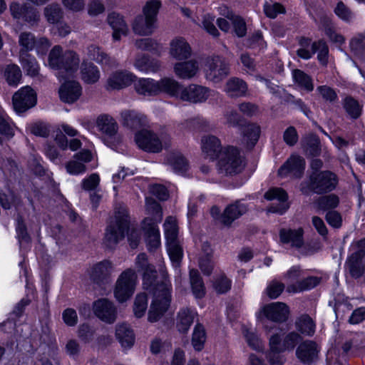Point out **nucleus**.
I'll list each match as a JSON object with an SVG mask.
<instances>
[{"instance_id":"1","label":"nucleus","mask_w":365,"mask_h":365,"mask_svg":"<svg viewBox=\"0 0 365 365\" xmlns=\"http://www.w3.org/2000/svg\"><path fill=\"white\" fill-rule=\"evenodd\" d=\"M138 272H143V286L144 289L153 293V299L148 313V320L156 322L168 312L171 302V284L167 279V273L160 269L162 281L157 280L156 271L148 263L145 254H139L135 259Z\"/></svg>"},{"instance_id":"2","label":"nucleus","mask_w":365,"mask_h":365,"mask_svg":"<svg viewBox=\"0 0 365 365\" xmlns=\"http://www.w3.org/2000/svg\"><path fill=\"white\" fill-rule=\"evenodd\" d=\"M146 210L149 214L153 215V217H146L142 224L147 247L149 251L157 250L161 245L160 234L158 227L163 217V212L160 205L153 198L146 197Z\"/></svg>"},{"instance_id":"3","label":"nucleus","mask_w":365,"mask_h":365,"mask_svg":"<svg viewBox=\"0 0 365 365\" xmlns=\"http://www.w3.org/2000/svg\"><path fill=\"white\" fill-rule=\"evenodd\" d=\"M128 228V211L125 207H120L115 212L114 218L112 219L107 226L103 244L108 248H113L124 238L125 232Z\"/></svg>"},{"instance_id":"4","label":"nucleus","mask_w":365,"mask_h":365,"mask_svg":"<svg viewBox=\"0 0 365 365\" xmlns=\"http://www.w3.org/2000/svg\"><path fill=\"white\" fill-rule=\"evenodd\" d=\"M74 70H58L56 73L61 85L58 90L60 99L67 103L76 101L82 94V88L75 80Z\"/></svg>"},{"instance_id":"5","label":"nucleus","mask_w":365,"mask_h":365,"mask_svg":"<svg viewBox=\"0 0 365 365\" xmlns=\"http://www.w3.org/2000/svg\"><path fill=\"white\" fill-rule=\"evenodd\" d=\"M245 166L240 150L233 146L225 148L220 156L217 167L220 173L232 175L241 173Z\"/></svg>"},{"instance_id":"6","label":"nucleus","mask_w":365,"mask_h":365,"mask_svg":"<svg viewBox=\"0 0 365 365\" xmlns=\"http://www.w3.org/2000/svg\"><path fill=\"white\" fill-rule=\"evenodd\" d=\"M135 141L139 148L149 153H159L163 148H168L171 145V138L169 135H162L159 138L155 133L148 130H142L137 133Z\"/></svg>"},{"instance_id":"7","label":"nucleus","mask_w":365,"mask_h":365,"mask_svg":"<svg viewBox=\"0 0 365 365\" xmlns=\"http://www.w3.org/2000/svg\"><path fill=\"white\" fill-rule=\"evenodd\" d=\"M192 50L190 44L182 37H175L170 43V54L174 58L183 61L182 68H197L202 66L200 57L191 56Z\"/></svg>"},{"instance_id":"8","label":"nucleus","mask_w":365,"mask_h":365,"mask_svg":"<svg viewBox=\"0 0 365 365\" xmlns=\"http://www.w3.org/2000/svg\"><path fill=\"white\" fill-rule=\"evenodd\" d=\"M137 279L136 272L132 269H127L119 275L113 291L114 297L118 302H124L133 296Z\"/></svg>"},{"instance_id":"9","label":"nucleus","mask_w":365,"mask_h":365,"mask_svg":"<svg viewBox=\"0 0 365 365\" xmlns=\"http://www.w3.org/2000/svg\"><path fill=\"white\" fill-rule=\"evenodd\" d=\"M337 184V178L334 173L330 171L314 173L310 176V187H307L301 185L300 190L304 194H308L310 190L317 193L327 192L335 188Z\"/></svg>"},{"instance_id":"10","label":"nucleus","mask_w":365,"mask_h":365,"mask_svg":"<svg viewBox=\"0 0 365 365\" xmlns=\"http://www.w3.org/2000/svg\"><path fill=\"white\" fill-rule=\"evenodd\" d=\"M19 61L24 68H34L37 66L36 58L29 53L36 46L35 36L31 32H21L19 36Z\"/></svg>"},{"instance_id":"11","label":"nucleus","mask_w":365,"mask_h":365,"mask_svg":"<svg viewBox=\"0 0 365 365\" xmlns=\"http://www.w3.org/2000/svg\"><path fill=\"white\" fill-rule=\"evenodd\" d=\"M283 331L276 329L274 333L269 337V347L274 351L293 350L296 344L301 340L299 334L294 331L287 334L283 337Z\"/></svg>"},{"instance_id":"12","label":"nucleus","mask_w":365,"mask_h":365,"mask_svg":"<svg viewBox=\"0 0 365 365\" xmlns=\"http://www.w3.org/2000/svg\"><path fill=\"white\" fill-rule=\"evenodd\" d=\"M304 169V159L298 155H292L279 168L278 175L282 178H299L303 175Z\"/></svg>"},{"instance_id":"13","label":"nucleus","mask_w":365,"mask_h":365,"mask_svg":"<svg viewBox=\"0 0 365 365\" xmlns=\"http://www.w3.org/2000/svg\"><path fill=\"white\" fill-rule=\"evenodd\" d=\"M15 110L22 113L36 103V93L30 86H25L16 91L12 98Z\"/></svg>"},{"instance_id":"14","label":"nucleus","mask_w":365,"mask_h":365,"mask_svg":"<svg viewBox=\"0 0 365 365\" xmlns=\"http://www.w3.org/2000/svg\"><path fill=\"white\" fill-rule=\"evenodd\" d=\"M49 63L53 67H71L77 66L79 58L73 51H67L62 53V48L55 46L51 51L48 56Z\"/></svg>"},{"instance_id":"15","label":"nucleus","mask_w":365,"mask_h":365,"mask_svg":"<svg viewBox=\"0 0 365 365\" xmlns=\"http://www.w3.org/2000/svg\"><path fill=\"white\" fill-rule=\"evenodd\" d=\"M135 78L128 70H115L109 74L106 88L108 91L123 89L131 85Z\"/></svg>"},{"instance_id":"16","label":"nucleus","mask_w":365,"mask_h":365,"mask_svg":"<svg viewBox=\"0 0 365 365\" xmlns=\"http://www.w3.org/2000/svg\"><path fill=\"white\" fill-rule=\"evenodd\" d=\"M93 309L95 315L103 322L112 324L116 319V307L108 299H101L96 301L93 303Z\"/></svg>"},{"instance_id":"17","label":"nucleus","mask_w":365,"mask_h":365,"mask_svg":"<svg viewBox=\"0 0 365 365\" xmlns=\"http://www.w3.org/2000/svg\"><path fill=\"white\" fill-rule=\"evenodd\" d=\"M212 93L209 88L197 85H190L181 91L180 99L192 103L205 101Z\"/></svg>"},{"instance_id":"18","label":"nucleus","mask_w":365,"mask_h":365,"mask_svg":"<svg viewBox=\"0 0 365 365\" xmlns=\"http://www.w3.org/2000/svg\"><path fill=\"white\" fill-rule=\"evenodd\" d=\"M319 346L313 341L307 340L299 345L296 351L297 358L304 364H311L318 359Z\"/></svg>"},{"instance_id":"19","label":"nucleus","mask_w":365,"mask_h":365,"mask_svg":"<svg viewBox=\"0 0 365 365\" xmlns=\"http://www.w3.org/2000/svg\"><path fill=\"white\" fill-rule=\"evenodd\" d=\"M264 197L268 200H277L279 205L275 206L272 205L268 211L270 212H276L283 214L288 209L289 205L287 203L288 198L287 192L280 187H273L269 189L265 194Z\"/></svg>"},{"instance_id":"20","label":"nucleus","mask_w":365,"mask_h":365,"mask_svg":"<svg viewBox=\"0 0 365 365\" xmlns=\"http://www.w3.org/2000/svg\"><path fill=\"white\" fill-rule=\"evenodd\" d=\"M264 317L272 322H281L287 319L289 309L282 302H273L265 305L261 310Z\"/></svg>"},{"instance_id":"21","label":"nucleus","mask_w":365,"mask_h":365,"mask_svg":"<svg viewBox=\"0 0 365 365\" xmlns=\"http://www.w3.org/2000/svg\"><path fill=\"white\" fill-rule=\"evenodd\" d=\"M201 149L205 158L214 160L222 153L221 142L215 135H205L201 139Z\"/></svg>"},{"instance_id":"22","label":"nucleus","mask_w":365,"mask_h":365,"mask_svg":"<svg viewBox=\"0 0 365 365\" xmlns=\"http://www.w3.org/2000/svg\"><path fill=\"white\" fill-rule=\"evenodd\" d=\"M98 130L105 137L115 138L118 133V126L115 119L107 114L101 115L96 120Z\"/></svg>"},{"instance_id":"23","label":"nucleus","mask_w":365,"mask_h":365,"mask_svg":"<svg viewBox=\"0 0 365 365\" xmlns=\"http://www.w3.org/2000/svg\"><path fill=\"white\" fill-rule=\"evenodd\" d=\"M246 212L247 206L244 203L237 201L225 208L220 217V223L225 226H230L236 219Z\"/></svg>"},{"instance_id":"24","label":"nucleus","mask_w":365,"mask_h":365,"mask_svg":"<svg viewBox=\"0 0 365 365\" xmlns=\"http://www.w3.org/2000/svg\"><path fill=\"white\" fill-rule=\"evenodd\" d=\"M115 336L124 349H130L135 342V335L133 329L126 324L116 326Z\"/></svg>"},{"instance_id":"25","label":"nucleus","mask_w":365,"mask_h":365,"mask_svg":"<svg viewBox=\"0 0 365 365\" xmlns=\"http://www.w3.org/2000/svg\"><path fill=\"white\" fill-rule=\"evenodd\" d=\"M303 230H282L279 232L280 240L284 243H289L292 247L300 248L304 244Z\"/></svg>"},{"instance_id":"26","label":"nucleus","mask_w":365,"mask_h":365,"mask_svg":"<svg viewBox=\"0 0 365 365\" xmlns=\"http://www.w3.org/2000/svg\"><path fill=\"white\" fill-rule=\"evenodd\" d=\"M196 312L189 308L181 309L178 313L176 326L180 332L185 333L190 329L196 317Z\"/></svg>"},{"instance_id":"27","label":"nucleus","mask_w":365,"mask_h":365,"mask_svg":"<svg viewBox=\"0 0 365 365\" xmlns=\"http://www.w3.org/2000/svg\"><path fill=\"white\" fill-rule=\"evenodd\" d=\"M159 92H163L170 96H174L180 99L181 91L184 87L179 84L175 79L171 78H163L157 81Z\"/></svg>"},{"instance_id":"28","label":"nucleus","mask_w":365,"mask_h":365,"mask_svg":"<svg viewBox=\"0 0 365 365\" xmlns=\"http://www.w3.org/2000/svg\"><path fill=\"white\" fill-rule=\"evenodd\" d=\"M321 282V278L317 276H311L297 281L295 284L287 285V291L292 293H297L314 288Z\"/></svg>"},{"instance_id":"29","label":"nucleus","mask_w":365,"mask_h":365,"mask_svg":"<svg viewBox=\"0 0 365 365\" xmlns=\"http://www.w3.org/2000/svg\"><path fill=\"white\" fill-rule=\"evenodd\" d=\"M144 115L135 110H124L120 112V121L125 126L130 128H138L144 122Z\"/></svg>"},{"instance_id":"30","label":"nucleus","mask_w":365,"mask_h":365,"mask_svg":"<svg viewBox=\"0 0 365 365\" xmlns=\"http://www.w3.org/2000/svg\"><path fill=\"white\" fill-rule=\"evenodd\" d=\"M165 163L170 165L175 172L179 173L187 171L189 167L187 160L178 152L168 154L165 159Z\"/></svg>"},{"instance_id":"31","label":"nucleus","mask_w":365,"mask_h":365,"mask_svg":"<svg viewBox=\"0 0 365 365\" xmlns=\"http://www.w3.org/2000/svg\"><path fill=\"white\" fill-rule=\"evenodd\" d=\"M108 23L113 29V38L118 40L121 35H125L128 31V26L123 18L118 14H111L108 16Z\"/></svg>"},{"instance_id":"32","label":"nucleus","mask_w":365,"mask_h":365,"mask_svg":"<svg viewBox=\"0 0 365 365\" xmlns=\"http://www.w3.org/2000/svg\"><path fill=\"white\" fill-rule=\"evenodd\" d=\"M155 22L147 18L145 16H140L136 18L133 24V30L135 33L147 36L153 33Z\"/></svg>"},{"instance_id":"33","label":"nucleus","mask_w":365,"mask_h":365,"mask_svg":"<svg viewBox=\"0 0 365 365\" xmlns=\"http://www.w3.org/2000/svg\"><path fill=\"white\" fill-rule=\"evenodd\" d=\"M260 131V127L256 124H249L245 127L242 140L248 148H253L257 143Z\"/></svg>"},{"instance_id":"34","label":"nucleus","mask_w":365,"mask_h":365,"mask_svg":"<svg viewBox=\"0 0 365 365\" xmlns=\"http://www.w3.org/2000/svg\"><path fill=\"white\" fill-rule=\"evenodd\" d=\"M225 91L230 96H241L246 93L247 85L243 81L232 78L227 82Z\"/></svg>"},{"instance_id":"35","label":"nucleus","mask_w":365,"mask_h":365,"mask_svg":"<svg viewBox=\"0 0 365 365\" xmlns=\"http://www.w3.org/2000/svg\"><path fill=\"white\" fill-rule=\"evenodd\" d=\"M168 253L173 265L177 268L183 255L180 240L166 242Z\"/></svg>"},{"instance_id":"36","label":"nucleus","mask_w":365,"mask_h":365,"mask_svg":"<svg viewBox=\"0 0 365 365\" xmlns=\"http://www.w3.org/2000/svg\"><path fill=\"white\" fill-rule=\"evenodd\" d=\"M206 339L207 334L205 327L200 324H197L195 326L191 340L194 349L197 351H202L204 348Z\"/></svg>"},{"instance_id":"37","label":"nucleus","mask_w":365,"mask_h":365,"mask_svg":"<svg viewBox=\"0 0 365 365\" xmlns=\"http://www.w3.org/2000/svg\"><path fill=\"white\" fill-rule=\"evenodd\" d=\"M136 91L143 95H153L159 92L157 81L152 79H140L135 84Z\"/></svg>"},{"instance_id":"38","label":"nucleus","mask_w":365,"mask_h":365,"mask_svg":"<svg viewBox=\"0 0 365 365\" xmlns=\"http://www.w3.org/2000/svg\"><path fill=\"white\" fill-rule=\"evenodd\" d=\"M190 279L193 294L197 298H202L205 294V288L197 270L190 271Z\"/></svg>"},{"instance_id":"39","label":"nucleus","mask_w":365,"mask_h":365,"mask_svg":"<svg viewBox=\"0 0 365 365\" xmlns=\"http://www.w3.org/2000/svg\"><path fill=\"white\" fill-rule=\"evenodd\" d=\"M163 228L166 242L179 240L178 226L175 217H168L163 224Z\"/></svg>"},{"instance_id":"40","label":"nucleus","mask_w":365,"mask_h":365,"mask_svg":"<svg viewBox=\"0 0 365 365\" xmlns=\"http://www.w3.org/2000/svg\"><path fill=\"white\" fill-rule=\"evenodd\" d=\"M297 329L302 334L312 336L315 331V324L308 315H302L295 322Z\"/></svg>"},{"instance_id":"41","label":"nucleus","mask_w":365,"mask_h":365,"mask_svg":"<svg viewBox=\"0 0 365 365\" xmlns=\"http://www.w3.org/2000/svg\"><path fill=\"white\" fill-rule=\"evenodd\" d=\"M113 266L108 260L102 261L96 264L93 268L92 276L100 279L108 276L113 271Z\"/></svg>"},{"instance_id":"42","label":"nucleus","mask_w":365,"mask_h":365,"mask_svg":"<svg viewBox=\"0 0 365 365\" xmlns=\"http://www.w3.org/2000/svg\"><path fill=\"white\" fill-rule=\"evenodd\" d=\"M0 133L6 138L14 135V125L5 111H0Z\"/></svg>"},{"instance_id":"43","label":"nucleus","mask_w":365,"mask_h":365,"mask_svg":"<svg viewBox=\"0 0 365 365\" xmlns=\"http://www.w3.org/2000/svg\"><path fill=\"white\" fill-rule=\"evenodd\" d=\"M303 147L306 152L309 153L312 155H317L320 153L319 148V140L313 134H310L306 136L302 140Z\"/></svg>"},{"instance_id":"44","label":"nucleus","mask_w":365,"mask_h":365,"mask_svg":"<svg viewBox=\"0 0 365 365\" xmlns=\"http://www.w3.org/2000/svg\"><path fill=\"white\" fill-rule=\"evenodd\" d=\"M88 56L91 59L100 63L102 66H115L114 61L110 59L103 53L100 52V50L96 46H91L88 48Z\"/></svg>"},{"instance_id":"45","label":"nucleus","mask_w":365,"mask_h":365,"mask_svg":"<svg viewBox=\"0 0 365 365\" xmlns=\"http://www.w3.org/2000/svg\"><path fill=\"white\" fill-rule=\"evenodd\" d=\"M313 51L318 52L317 58L322 66H327L329 61L328 46L323 41H318L312 43Z\"/></svg>"},{"instance_id":"46","label":"nucleus","mask_w":365,"mask_h":365,"mask_svg":"<svg viewBox=\"0 0 365 365\" xmlns=\"http://www.w3.org/2000/svg\"><path fill=\"white\" fill-rule=\"evenodd\" d=\"M242 331L249 346L257 351L262 349V342L254 330L244 327Z\"/></svg>"},{"instance_id":"47","label":"nucleus","mask_w":365,"mask_h":365,"mask_svg":"<svg viewBox=\"0 0 365 365\" xmlns=\"http://www.w3.org/2000/svg\"><path fill=\"white\" fill-rule=\"evenodd\" d=\"M363 258H357L356 256L350 255L347 259L346 265L352 277L358 278L362 275L364 267L361 264Z\"/></svg>"},{"instance_id":"48","label":"nucleus","mask_w":365,"mask_h":365,"mask_svg":"<svg viewBox=\"0 0 365 365\" xmlns=\"http://www.w3.org/2000/svg\"><path fill=\"white\" fill-rule=\"evenodd\" d=\"M148 308V299L147 296L144 294H139L136 296L134 305L133 312L136 317H142Z\"/></svg>"},{"instance_id":"49","label":"nucleus","mask_w":365,"mask_h":365,"mask_svg":"<svg viewBox=\"0 0 365 365\" xmlns=\"http://www.w3.org/2000/svg\"><path fill=\"white\" fill-rule=\"evenodd\" d=\"M343 105L345 110L351 118H357L361 115V106L351 97H346Z\"/></svg>"},{"instance_id":"50","label":"nucleus","mask_w":365,"mask_h":365,"mask_svg":"<svg viewBox=\"0 0 365 365\" xmlns=\"http://www.w3.org/2000/svg\"><path fill=\"white\" fill-rule=\"evenodd\" d=\"M1 76L9 86L16 87L21 82V70H1Z\"/></svg>"},{"instance_id":"51","label":"nucleus","mask_w":365,"mask_h":365,"mask_svg":"<svg viewBox=\"0 0 365 365\" xmlns=\"http://www.w3.org/2000/svg\"><path fill=\"white\" fill-rule=\"evenodd\" d=\"M293 78L294 81L300 86L304 88L309 91L313 90L314 86L310 78L302 70H294Z\"/></svg>"},{"instance_id":"52","label":"nucleus","mask_w":365,"mask_h":365,"mask_svg":"<svg viewBox=\"0 0 365 365\" xmlns=\"http://www.w3.org/2000/svg\"><path fill=\"white\" fill-rule=\"evenodd\" d=\"M62 11L58 4H51L44 9V14L49 23L57 22L62 16Z\"/></svg>"},{"instance_id":"53","label":"nucleus","mask_w":365,"mask_h":365,"mask_svg":"<svg viewBox=\"0 0 365 365\" xmlns=\"http://www.w3.org/2000/svg\"><path fill=\"white\" fill-rule=\"evenodd\" d=\"M161 6L158 0L148 1L143 8V14L153 21H156V16Z\"/></svg>"},{"instance_id":"54","label":"nucleus","mask_w":365,"mask_h":365,"mask_svg":"<svg viewBox=\"0 0 365 365\" xmlns=\"http://www.w3.org/2000/svg\"><path fill=\"white\" fill-rule=\"evenodd\" d=\"M338 204L339 198L334 195L321 197L317 201L318 208L322 210L334 208Z\"/></svg>"},{"instance_id":"55","label":"nucleus","mask_w":365,"mask_h":365,"mask_svg":"<svg viewBox=\"0 0 365 365\" xmlns=\"http://www.w3.org/2000/svg\"><path fill=\"white\" fill-rule=\"evenodd\" d=\"M264 11L267 17L274 19L279 14H284L285 9L279 3H265Z\"/></svg>"},{"instance_id":"56","label":"nucleus","mask_w":365,"mask_h":365,"mask_svg":"<svg viewBox=\"0 0 365 365\" xmlns=\"http://www.w3.org/2000/svg\"><path fill=\"white\" fill-rule=\"evenodd\" d=\"M214 288L217 293H225L231 288V281L224 274H221L216 278Z\"/></svg>"},{"instance_id":"57","label":"nucleus","mask_w":365,"mask_h":365,"mask_svg":"<svg viewBox=\"0 0 365 365\" xmlns=\"http://www.w3.org/2000/svg\"><path fill=\"white\" fill-rule=\"evenodd\" d=\"M66 171L70 175H77L84 173L86 171L85 164L74 158L66 165Z\"/></svg>"},{"instance_id":"58","label":"nucleus","mask_w":365,"mask_h":365,"mask_svg":"<svg viewBox=\"0 0 365 365\" xmlns=\"http://www.w3.org/2000/svg\"><path fill=\"white\" fill-rule=\"evenodd\" d=\"M18 198L11 192L8 191V193L0 192V203L4 209H10L13 205L18 203Z\"/></svg>"},{"instance_id":"59","label":"nucleus","mask_w":365,"mask_h":365,"mask_svg":"<svg viewBox=\"0 0 365 365\" xmlns=\"http://www.w3.org/2000/svg\"><path fill=\"white\" fill-rule=\"evenodd\" d=\"M351 255L356 256L357 258H363L365 255V237L354 241L350 246Z\"/></svg>"},{"instance_id":"60","label":"nucleus","mask_w":365,"mask_h":365,"mask_svg":"<svg viewBox=\"0 0 365 365\" xmlns=\"http://www.w3.org/2000/svg\"><path fill=\"white\" fill-rule=\"evenodd\" d=\"M324 31L331 42L339 45H341L344 43V37L340 34L337 33L331 24L326 25L324 26Z\"/></svg>"},{"instance_id":"61","label":"nucleus","mask_w":365,"mask_h":365,"mask_svg":"<svg viewBox=\"0 0 365 365\" xmlns=\"http://www.w3.org/2000/svg\"><path fill=\"white\" fill-rule=\"evenodd\" d=\"M62 319L68 327L76 326L78 320L76 311L72 308H67L63 312Z\"/></svg>"},{"instance_id":"62","label":"nucleus","mask_w":365,"mask_h":365,"mask_svg":"<svg viewBox=\"0 0 365 365\" xmlns=\"http://www.w3.org/2000/svg\"><path fill=\"white\" fill-rule=\"evenodd\" d=\"M206 78L215 83L222 81L228 75L226 70H205Z\"/></svg>"},{"instance_id":"63","label":"nucleus","mask_w":365,"mask_h":365,"mask_svg":"<svg viewBox=\"0 0 365 365\" xmlns=\"http://www.w3.org/2000/svg\"><path fill=\"white\" fill-rule=\"evenodd\" d=\"M284 289V285L283 283L277 281H272L267 286L266 291L269 297L275 299L281 294Z\"/></svg>"},{"instance_id":"64","label":"nucleus","mask_w":365,"mask_h":365,"mask_svg":"<svg viewBox=\"0 0 365 365\" xmlns=\"http://www.w3.org/2000/svg\"><path fill=\"white\" fill-rule=\"evenodd\" d=\"M283 140L289 146H293L297 143L298 141V134L294 127L289 126L284 130Z\"/></svg>"}]
</instances>
